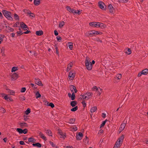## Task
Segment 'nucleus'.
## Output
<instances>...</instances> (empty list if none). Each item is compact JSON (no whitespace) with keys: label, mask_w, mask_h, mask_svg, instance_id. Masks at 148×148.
Returning a JSON list of instances; mask_svg holds the SVG:
<instances>
[{"label":"nucleus","mask_w":148,"mask_h":148,"mask_svg":"<svg viewBox=\"0 0 148 148\" xmlns=\"http://www.w3.org/2000/svg\"><path fill=\"white\" fill-rule=\"evenodd\" d=\"M40 3V0H34V3L36 5H39Z\"/></svg>","instance_id":"nucleus-27"},{"label":"nucleus","mask_w":148,"mask_h":148,"mask_svg":"<svg viewBox=\"0 0 148 148\" xmlns=\"http://www.w3.org/2000/svg\"><path fill=\"white\" fill-rule=\"evenodd\" d=\"M36 98H38L41 97V95L38 91L36 93Z\"/></svg>","instance_id":"nucleus-39"},{"label":"nucleus","mask_w":148,"mask_h":148,"mask_svg":"<svg viewBox=\"0 0 148 148\" xmlns=\"http://www.w3.org/2000/svg\"><path fill=\"white\" fill-rule=\"evenodd\" d=\"M82 103L83 106L84 107H85L86 106V103L85 101H83L82 102Z\"/></svg>","instance_id":"nucleus-58"},{"label":"nucleus","mask_w":148,"mask_h":148,"mask_svg":"<svg viewBox=\"0 0 148 148\" xmlns=\"http://www.w3.org/2000/svg\"><path fill=\"white\" fill-rule=\"evenodd\" d=\"M76 103L75 101H73L71 102V105L72 107H74L76 105Z\"/></svg>","instance_id":"nucleus-34"},{"label":"nucleus","mask_w":148,"mask_h":148,"mask_svg":"<svg viewBox=\"0 0 148 148\" xmlns=\"http://www.w3.org/2000/svg\"><path fill=\"white\" fill-rule=\"evenodd\" d=\"M99 7L101 9L103 10H104V3H103L101 1H99Z\"/></svg>","instance_id":"nucleus-17"},{"label":"nucleus","mask_w":148,"mask_h":148,"mask_svg":"<svg viewBox=\"0 0 148 148\" xmlns=\"http://www.w3.org/2000/svg\"><path fill=\"white\" fill-rule=\"evenodd\" d=\"M100 88L97 87L96 86H95L92 88V89L94 91H97L98 90H99V88Z\"/></svg>","instance_id":"nucleus-41"},{"label":"nucleus","mask_w":148,"mask_h":148,"mask_svg":"<svg viewBox=\"0 0 148 148\" xmlns=\"http://www.w3.org/2000/svg\"><path fill=\"white\" fill-rule=\"evenodd\" d=\"M17 34L18 35H20L23 34V33L22 32V31H20L18 32H17Z\"/></svg>","instance_id":"nucleus-56"},{"label":"nucleus","mask_w":148,"mask_h":148,"mask_svg":"<svg viewBox=\"0 0 148 148\" xmlns=\"http://www.w3.org/2000/svg\"><path fill=\"white\" fill-rule=\"evenodd\" d=\"M78 107L77 106H76L73 108H72L71 109V111H75L77 110Z\"/></svg>","instance_id":"nucleus-42"},{"label":"nucleus","mask_w":148,"mask_h":148,"mask_svg":"<svg viewBox=\"0 0 148 148\" xmlns=\"http://www.w3.org/2000/svg\"><path fill=\"white\" fill-rule=\"evenodd\" d=\"M77 130V128L76 126L74 125L70 128V130L72 131H76Z\"/></svg>","instance_id":"nucleus-20"},{"label":"nucleus","mask_w":148,"mask_h":148,"mask_svg":"<svg viewBox=\"0 0 148 148\" xmlns=\"http://www.w3.org/2000/svg\"><path fill=\"white\" fill-rule=\"evenodd\" d=\"M70 12H72V13H73L74 14H78L79 13V12H77L75 11V10H74L73 9H71V11Z\"/></svg>","instance_id":"nucleus-47"},{"label":"nucleus","mask_w":148,"mask_h":148,"mask_svg":"<svg viewBox=\"0 0 148 148\" xmlns=\"http://www.w3.org/2000/svg\"><path fill=\"white\" fill-rule=\"evenodd\" d=\"M14 19L16 20H19V17L18 15L16 14H14Z\"/></svg>","instance_id":"nucleus-37"},{"label":"nucleus","mask_w":148,"mask_h":148,"mask_svg":"<svg viewBox=\"0 0 148 148\" xmlns=\"http://www.w3.org/2000/svg\"><path fill=\"white\" fill-rule=\"evenodd\" d=\"M56 38H57V40L59 42H60L61 40H62L61 37L60 36H57Z\"/></svg>","instance_id":"nucleus-50"},{"label":"nucleus","mask_w":148,"mask_h":148,"mask_svg":"<svg viewBox=\"0 0 148 148\" xmlns=\"http://www.w3.org/2000/svg\"><path fill=\"white\" fill-rule=\"evenodd\" d=\"M92 95V93L91 92H87L82 94L81 96L83 99L88 100L90 99Z\"/></svg>","instance_id":"nucleus-5"},{"label":"nucleus","mask_w":148,"mask_h":148,"mask_svg":"<svg viewBox=\"0 0 148 148\" xmlns=\"http://www.w3.org/2000/svg\"><path fill=\"white\" fill-rule=\"evenodd\" d=\"M5 36L2 34H0V45L3 41V39L4 38Z\"/></svg>","instance_id":"nucleus-28"},{"label":"nucleus","mask_w":148,"mask_h":148,"mask_svg":"<svg viewBox=\"0 0 148 148\" xmlns=\"http://www.w3.org/2000/svg\"><path fill=\"white\" fill-rule=\"evenodd\" d=\"M96 40L98 42H102V41L99 38H97L96 39Z\"/></svg>","instance_id":"nucleus-59"},{"label":"nucleus","mask_w":148,"mask_h":148,"mask_svg":"<svg viewBox=\"0 0 148 148\" xmlns=\"http://www.w3.org/2000/svg\"><path fill=\"white\" fill-rule=\"evenodd\" d=\"M32 145L34 146L37 147H40L41 146V144L38 143L32 144Z\"/></svg>","instance_id":"nucleus-25"},{"label":"nucleus","mask_w":148,"mask_h":148,"mask_svg":"<svg viewBox=\"0 0 148 148\" xmlns=\"http://www.w3.org/2000/svg\"><path fill=\"white\" fill-rule=\"evenodd\" d=\"M73 63L72 62H70L68 64L66 69V71H67L68 72L71 70L72 66H73Z\"/></svg>","instance_id":"nucleus-13"},{"label":"nucleus","mask_w":148,"mask_h":148,"mask_svg":"<svg viewBox=\"0 0 148 148\" xmlns=\"http://www.w3.org/2000/svg\"><path fill=\"white\" fill-rule=\"evenodd\" d=\"M19 143L21 145H24L25 144L23 141H21L19 142Z\"/></svg>","instance_id":"nucleus-61"},{"label":"nucleus","mask_w":148,"mask_h":148,"mask_svg":"<svg viewBox=\"0 0 148 148\" xmlns=\"http://www.w3.org/2000/svg\"><path fill=\"white\" fill-rule=\"evenodd\" d=\"M85 64L86 68L88 70H90L92 68V66L91 63L90 62V58L87 57L86 58Z\"/></svg>","instance_id":"nucleus-1"},{"label":"nucleus","mask_w":148,"mask_h":148,"mask_svg":"<svg viewBox=\"0 0 148 148\" xmlns=\"http://www.w3.org/2000/svg\"><path fill=\"white\" fill-rule=\"evenodd\" d=\"M142 73L143 75H146L148 73V70L147 69H146L143 70L142 71Z\"/></svg>","instance_id":"nucleus-26"},{"label":"nucleus","mask_w":148,"mask_h":148,"mask_svg":"<svg viewBox=\"0 0 148 148\" xmlns=\"http://www.w3.org/2000/svg\"><path fill=\"white\" fill-rule=\"evenodd\" d=\"M97 22H94L90 23H89V25L90 26L93 27H96L97 28Z\"/></svg>","instance_id":"nucleus-15"},{"label":"nucleus","mask_w":148,"mask_h":148,"mask_svg":"<svg viewBox=\"0 0 148 148\" xmlns=\"http://www.w3.org/2000/svg\"><path fill=\"white\" fill-rule=\"evenodd\" d=\"M8 92L12 95H14L15 93V92L14 90H9L8 91Z\"/></svg>","instance_id":"nucleus-36"},{"label":"nucleus","mask_w":148,"mask_h":148,"mask_svg":"<svg viewBox=\"0 0 148 148\" xmlns=\"http://www.w3.org/2000/svg\"><path fill=\"white\" fill-rule=\"evenodd\" d=\"M69 48L71 49V50L73 48V45H70L69 46Z\"/></svg>","instance_id":"nucleus-63"},{"label":"nucleus","mask_w":148,"mask_h":148,"mask_svg":"<svg viewBox=\"0 0 148 148\" xmlns=\"http://www.w3.org/2000/svg\"><path fill=\"white\" fill-rule=\"evenodd\" d=\"M125 53L128 55L130 54L131 53V51L130 49H128L127 51L125 52Z\"/></svg>","instance_id":"nucleus-44"},{"label":"nucleus","mask_w":148,"mask_h":148,"mask_svg":"<svg viewBox=\"0 0 148 148\" xmlns=\"http://www.w3.org/2000/svg\"><path fill=\"white\" fill-rule=\"evenodd\" d=\"M54 34L55 36H57L58 35V33L56 30H55L54 31Z\"/></svg>","instance_id":"nucleus-62"},{"label":"nucleus","mask_w":148,"mask_h":148,"mask_svg":"<svg viewBox=\"0 0 148 148\" xmlns=\"http://www.w3.org/2000/svg\"><path fill=\"white\" fill-rule=\"evenodd\" d=\"M101 23L97 22V28L100 27Z\"/></svg>","instance_id":"nucleus-57"},{"label":"nucleus","mask_w":148,"mask_h":148,"mask_svg":"<svg viewBox=\"0 0 148 148\" xmlns=\"http://www.w3.org/2000/svg\"><path fill=\"white\" fill-rule=\"evenodd\" d=\"M106 121L107 120H106L105 121H103L102 123L101 124L100 127H103L105 125Z\"/></svg>","instance_id":"nucleus-49"},{"label":"nucleus","mask_w":148,"mask_h":148,"mask_svg":"<svg viewBox=\"0 0 148 148\" xmlns=\"http://www.w3.org/2000/svg\"><path fill=\"white\" fill-rule=\"evenodd\" d=\"M18 77V75L16 73H14L12 76V79L13 80H16Z\"/></svg>","instance_id":"nucleus-16"},{"label":"nucleus","mask_w":148,"mask_h":148,"mask_svg":"<svg viewBox=\"0 0 148 148\" xmlns=\"http://www.w3.org/2000/svg\"><path fill=\"white\" fill-rule=\"evenodd\" d=\"M18 70V67H12V72H15Z\"/></svg>","instance_id":"nucleus-33"},{"label":"nucleus","mask_w":148,"mask_h":148,"mask_svg":"<svg viewBox=\"0 0 148 148\" xmlns=\"http://www.w3.org/2000/svg\"><path fill=\"white\" fill-rule=\"evenodd\" d=\"M75 121V119H70L69 121L68 122V123L70 124H73L74 123Z\"/></svg>","instance_id":"nucleus-32"},{"label":"nucleus","mask_w":148,"mask_h":148,"mask_svg":"<svg viewBox=\"0 0 148 148\" xmlns=\"http://www.w3.org/2000/svg\"><path fill=\"white\" fill-rule=\"evenodd\" d=\"M97 91H98V95H100L102 92V90L101 88H99V90H98Z\"/></svg>","instance_id":"nucleus-45"},{"label":"nucleus","mask_w":148,"mask_h":148,"mask_svg":"<svg viewBox=\"0 0 148 148\" xmlns=\"http://www.w3.org/2000/svg\"><path fill=\"white\" fill-rule=\"evenodd\" d=\"M122 75L121 74H118L116 75V77L119 79H120L122 77Z\"/></svg>","instance_id":"nucleus-38"},{"label":"nucleus","mask_w":148,"mask_h":148,"mask_svg":"<svg viewBox=\"0 0 148 148\" xmlns=\"http://www.w3.org/2000/svg\"><path fill=\"white\" fill-rule=\"evenodd\" d=\"M65 25V23L64 21H62L60 22L59 25V27L61 28L63 27L64 25Z\"/></svg>","instance_id":"nucleus-22"},{"label":"nucleus","mask_w":148,"mask_h":148,"mask_svg":"<svg viewBox=\"0 0 148 148\" xmlns=\"http://www.w3.org/2000/svg\"><path fill=\"white\" fill-rule=\"evenodd\" d=\"M85 143H88V139L87 137H86V138L84 140Z\"/></svg>","instance_id":"nucleus-54"},{"label":"nucleus","mask_w":148,"mask_h":148,"mask_svg":"<svg viewBox=\"0 0 148 148\" xmlns=\"http://www.w3.org/2000/svg\"><path fill=\"white\" fill-rule=\"evenodd\" d=\"M108 8L110 13L112 14H114L115 12V9L111 4L109 5Z\"/></svg>","instance_id":"nucleus-7"},{"label":"nucleus","mask_w":148,"mask_h":148,"mask_svg":"<svg viewBox=\"0 0 148 148\" xmlns=\"http://www.w3.org/2000/svg\"><path fill=\"white\" fill-rule=\"evenodd\" d=\"M58 133L59 134L60 138H62L63 139L65 138V133L62 132V131L60 130H58Z\"/></svg>","instance_id":"nucleus-8"},{"label":"nucleus","mask_w":148,"mask_h":148,"mask_svg":"<svg viewBox=\"0 0 148 148\" xmlns=\"http://www.w3.org/2000/svg\"><path fill=\"white\" fill-rule=\"evenodd\" d=\"M46 132V133L49 136H52V134L51 130H47Z\"/></svg>","instance_id":"nucleus-30"},{"label":"nucleus","mask_w":148,"mask_h":148,"mask_svg":"<svg viewBox=\"0 0 148 148\" xmlns=\"http://www.w3.org/2000/svg\"><path fill=\"white\" fill-rule=\"evenodd\" d=\"M39 135L40 136L41 138H42V139H44L45 140H46L47 139L46 137L43 134L42 132H40L39 133Z\"/></svg>","instance_id":"nucleus-19"},{"label":"nucleus","mask_w":148,"mask_h":148,"mask_svg":"<svg viewBox=\"0 0 148 148\" xmlns=\"http://www.w3.org/2000/svg\"><path fill=\"white\" fill-rule=\"evenodd\" d=\"M75 73L74 71L72 70L71 71L69 75V80H73L75 76Z\"/></svg>","instance_id":"nucleus-6"},{"label":"nucleus","mask_w":148,"mask_h":148,"mask_svg":"<svg viewBox=\"0 0 148 148\" xmlns=\"http://www.w3.org/2000/svg\"><path fill=\"white\" fill-rule=\"evenodd\" d=\"M43 34V32L41 30L37 31L36 32V34L37 36H41Z\"/></svg>","instance_id":"nucleus-21"},{"label":"nucleus","mask_w":148,"mask_h":148,"mask_svg":"<svg viewBox=\"0 0 148 148\" xmlns=\"http://www.w3.org/2000/svg\"><path fill=\"white\" fill-rule=\"evenodd\" d=\"M4 16L8 20H12L13 18L11 16V13L7 11L3 10L2 11Z\"/></svg>","instance_id":"nucleus-4"},{"label":"nucleus","mask_w":148,"mask_h":148,"mask_svg":"<svg viewBox=\"0 0 148 148\" xmlns=\"http://www.w3.org/2000/svg\"><path fill=\"white\" fill-rule=\"evenodd\" d=\"M25 97L23 96H22V97H21V100L22 101H24L25 100Z\"/></svg>","instance_id":"nucleus-60"},{"label":"nucleus","mask_w":148,"mask_h":148,"mask_svg":"<svg viewBox=\"0 0 148 148\" xmlns=\"http://www.w3.org/2000/svg\"><path fill=\"white\" fill-rule=\"evenodd\" d=\"M66 8L67 11L70 12L71 10L72 9H71L69 6H67L66 7Z\"/></svg>","instance_id":"nucleus-51"},{"label":"nucleus","mask_w":148,"mask_h":148,"mask_svg":"<svg viewBox=\"0 0 148 148\" xmlns=\"http://www.w3.org/2000/svg\"><path fill=\"white\" fill-rule=\"evenodd\" d=\"M19 125L21 127H26L27 126V124L25 122L20 123H19Z\"/></svg>","instance_id":"nucleus-29"},{"label":"nucleus","mask_w":148,"mask_h":148,"mask_svg":"<svg viewBox=\"0 0 148 148\" xmlns=\"http://www.w3.org/2000/svg\"><path fill=\"white\" fill-rule=\"evenodd\" d=\"M83 136L82 134L80 132H79L78 134L76 135L77 140H81Z\"/></svg>","instance_id":"nucleus-10"},{"label":"nucleus","mask_w":148,"mask_h":148,"mask_svg":"<svg viewBox=\"0 0 148 148\" xmlns=\"http://www.w3.org/2000/svg\"><path fill=\"white\" fill-rule=\"evenodd\" d=\"M6 30L7 32H13L14 31V29L10 27L9 26H6Z\"/></svg>","instance_id":"nucleus-12"},{"label":"nucleus","mask_w":148,"mask_h":148,"mask_svg":"<svg viewBox=\"0 0 148 148\" xmlns=\"http://www.w3.org/2000/svg\"><path fill=\"white\" fill-rule=\"evenodd\" d=\"M124 136L122 135L119 138L115 143L114 148H119L120 146V144H121L124 138Z\"/></svg>","instance_id":"nucleus-2"},{"label":"nucleus","mask_w":148,"mask_h":148,"mask_svg":"<svg viewBox=\"0 0 148 148\" xmlns=\"http://www.w3.org/2000/svg\"><path fill=\"white\" fill-rule=\"evenodd\" d=\"M70 90L71 92L73 93H76L77 92V90L75 87L73 85H71L70 87Z\"/></svg>","instance_id":"nucleus-9"},{"label":"nucleus","mask_w":148,"mask_h":148,"mask_svg":"<svg viewBox=\"0 0 148 148\" xmlns=\"http://www.w3.org/2000/svg\"><path fill=\"white\" fill-rule=\"evenodd\" d=\"M126 126L125 123H123L121 124L119 129V133H121L124 129Z\"/></svg>","instance_id":"nucleus-11"},{"label":"nucleus","mask_w":148,"mask_h":148,"mask_svg":"<svg viewBox=\"0 0 148 148\" xmlns=\"http://www.w3.org/2000/svg\"><path fill=\"white\" fill-rule=\"evenodd\" d=\"M20 25L21 27L24 29L27 27V25L23 22H20Z\"/></svg>","instance_id":"nucleus-18"},{"label":"nucleus","mask_w":148,"mask_h":148,"mask_svg":"<svg viewBox=\"0 0 148 148\" xmlns=\"http://www.w3.org/2000/svg\"><path fill=\"white\" fill-rule=\"evenodd\" d=\"M35 83L36 84L39 86H40L42 85L41 82L38 78H35Z\"/></svg>","instance_id":"nucleus-14"},{"label":"nucleus","mask_w":148,"mask_h":148,"mask_svg":"<svg viewBox=\"0 0 148 148\" xmlns=\"http://www.w3.org/2000/svg\"><path fill=\"white\" fill-rule=\"evenodd\" d=\"M102 33L96 31H91L89 32H87L86 34V35L88 36L92 37L96 36L97 34H101Z\"/></svg>","instance_id":"nucleus-3"},{"label":"nucleus","mask_w":148,"mask_h":148,"mask_svg":"<svg viewBox=\"0 0 148 148\" xmlns=\"http://www.w3.org/2000/svg\"><path fill=\"white\" fill-rule=\"evenodd\" d=\"M16 130L20 134L23 133V130L21 128H17L16 129Z\"/></svg>","instance_id":"nucleus-31"},{"label":"nucleus","mask_w":148,"mask_h":148,"mask_svg":"<svg viewBox=\"0 0 148 148\" xmlns=\"http://www.w3.org/2000/svg\"><path fill=\"white\" fill-rule=\"evenodd\" d=\"M23 12L26 14H29L31 12L30 11L28 10L25 9L23 10Z\"/></svg>","instance_id":"nucleus-35"},{"label":"nucleus","mask_w":148,"mask_h":148,"mask_svg":"<svg viewBox=\"0 0 148 148\" xmlns=\"http://www.w3.org/2000/svg\"><path fill=\"white\" fill-rule=\"evenodd\" d=\"M28 141L29 142H32L34 143L36 141V140L33 138L30 137L28 138Z\"/></svg>","instance_id":"nucleus-24"},{"label":"nucleus","mask_w":148,"mask_h":148,"mask_svg":"<svg viewBox=\"0 0 148 148\" xmlns=\"http://www.w3.org/2000/svg\"><path fill=\"white\" fill-rule=\"evenodd\" d=\"M29 16L30 17H32V18H34L35 17L34 14L32 13L31 12L30 13V14H29Z\"/></svg>","instance_id":"nucleus-48"},{"label":"nucleus","mask_w":148,"mask_h":148,"mask_svg":"<svg viewBox=\"0 0 148 148\" xmlns=\"http://www.w3.org/2000/svg\"><path fill=\"white\" fill-rule=\"evenodd\" d=\"M106 27V25L104 24L103 23H101V26H100V28L101 29H104Z\"/></svg>","instance_id":"nucleus-40"},{"label":"nucleus","mask_w":148,"mask_h":148,"mask_svg":"<svg viewBox=\"0 0 148 148\" xmlns=\"http://www.w3.org/2000/svg\"><path fill=\"white\" fill-rule=\"evenodd\" d=\"M49 106H51V108H53L54 107V105L52 103H50L49 104Z\"/></svg>","instance_id":"nucleus-55"},{"label":"nucleus","mask_w":148,"mask_h":148,"mask_svg":"<svg viewBox=\"0 0 148 148\" xmlns=\"http://www.w3.org/2000/svg\"><path fill=\"white\" fill-rule=\"evenodd\" d=\"M106 114L105 113H102V117L103 118H104L106 117Z\"/></svg>","instance_id":"nucleus-64"},{"label":"nucleus","mask_w":148,"mask_h":148,"mask_svg":"<svg viewBox=\"0 0 148 148\" xmlns=\"http://www.w3.org/2000/svg\"><path fill=\"white\" fill-rule=\"evenodd\" d=\"M31 112L29 108H28L25 112V113L26 115H28Z\"/></svg>","instance_id":"nucleus-43"},{"label":"nucleus","mask_w":148,"mask_h":148,"mask_svg":"<svg viewBox=\"0 0 148 148\" xmlns=\"http://www.w3.org/2000/svg\"><path fill=\"white\" fill-rule=\"evenodd\" d=\"M97 110V108L96 106L93 107L91 108L90 110V112H94Z\"/></svg>","instance_id":"nucleus-23"},{"label":"nucleus","mask_w":148,"mask_h":148,"mask_svg":"<svg viewBox=\"0 0 148 148\" xmlns=\"http://www.w3.org/2000/svg\"><path fill=\"white\" fill-rule=\"evenodd\" d=\"M75 93L73 92L72 93L71 97V99L72 100H73L75 99V95L74 94Z\"/></svg>","instance_id":"nucleus-46"},{"label":"nucleus","mask_w":148,"mask_h":148,"mask_svg":"<svg viewBox=\"0 0 148 148\" xmlns=\"http://www.w3.org/2000/svg\"><path fill=\"white\" fill-rule=\"evenodd\" d=\"M23 133L25 134L27 133V130L26 129H25L24 130H23Z\"/></svg>","instance_id":"nucleus-53"},{"label":"nucleus","mask_w":148,"mask_h":148,"mask_svg":"<svg viewBox=\"0 0 148 148\" xmlns=\"http://www.w3.org/2000/svg\"><path fill=\"white\" fill-rule=\"evenodd\" d=\"M26 90V88L25 87H23L21 88V92H25Z\"/></svg>","instance_id":"nucleus-52"}]
</instances>
